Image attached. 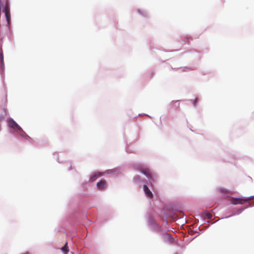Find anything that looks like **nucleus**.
<instances>
[{"mask_svg": "<svg viewBox=\"0 0 254 254\" xmlns=\"http://www.w3.org/2000/svg\"><path fill=\"white\" fill-rule=\"evenodd\" d=\"M253 199L252 197H249L247 198H234L232 197L230 199V202L234 205L237 204H243L246 202H249Z\"/></svg>", "mask_w": 254, "mask_h": 254, "instance_id": "1", "label": "nucleus"}, {"mask_svg": "<svg viewBox=\"0 0 254 254\" xmlns=\"http://www.w3.org/2000/svg\"><path fill=\"white\" fill-rule=\"evenodd\" d=\"M2 8L3 11L5 13V16L6 17L7 21L8 23H9L10 20V9L8 5V0H5V4L4 5L2 4Z\"/></svg>", "mask_w": 254, "mask_h": 254, "instance_id": "2", "label": "nucleus"}, {"mask_svg": "<svg viewBox=\"0 0 254 254\" xmlns=\"http://www.w3.org/2000/svg\"><path fill=\"white\" fill-rule=\"evenodd\" d=\"M8 126L9 127L12 128L16 130L20 131L21 128L12 119H9L7 120Z\"/></svg>", "mask_w": 254, "mask_h": 254, "instance_id": "3", "label": "nucleus"}, {"mask_svg": "<svg viewBox=\"0 0 254 254\" xmlns=\"http://www.w3.org/2000/svg\"><path fill=\"white\" fill-rule=\"evenodd\" d=\"M96 187L100 190H104L107 187V184L105 180H103L98 182L96 184Z\"/></svg>", "mask_w": 254, "mask_h": 254, "instance_id": "4", "label": "nucleus"}, {"mask_svg": "<svg viewBox=\"0 0 254 254\" xmlns=\"http://www.w3.org/2000/svg\"><path fill=\"white\" fill-rule=\"evenodd\" d=\"M143 190L145 193V194L149 198H151L153 196V194L151 191L150 190L149 188L147 187L146 185H144L143 186Z\"/></svg>", "mask_w": 254, "mask_h": 254, "instance_id": "5", "label": "nucleus"}, {"mask_svg": "<svg viewBox=\"0 0 254 254\" xmlns=\"http://www.w3.org/2000/svg\"><path fill=\"white\" fill-rule=\"evenodd\" d=\"M141 172L145 175L149 179H152V175L150 171L147 169H141Z\"/></svg>", "mask_w": 254, "mask_h": 254, "instance_id": "6", "label": "nucleus"}, {"mask_svg": "<svg viewBox=\"0 0 254 254\" xmlns=\"http://www.w3.org/2000/svg\"><path fill=\"white\" fill-rule=\"evenodd\" d=\"M61 250L65 254H67L69 250H68V248L67 246V243H65L64 246L62 248Z\"/></svg>", "mask_w": 254, "mask_h": 254, "instance_id": "7", "label": "nucleus"}, {"mask_svg": "<svg viewBox=\"0 0 254 254\" xmlns=\"http://www.w3.org/2000/svg\"><path fill=\"white\" fill-rule=\"evenodd\" d=\"M0 65L1 68H3L4 66V61H3V55L2 53H1L0 54Z\"/></svg>", "mask_w": 254, "mask_h": 254, "instance_id": "8", "label": "nucleus"}, {"mask_svg": "<svg viewBox=\"0 0 254 254\" xmlns=\"http://www.w3.org/2000/svg\"><path fill=\"white\" fill-rule=\"evenodd\" d=\"M135 181L138 182L140 180V177L138 175H137L134 177V179Z\"/></svg>", "mask_w": 254, "mask_h": 254, "instance_id": "9", "label": "nucleus"}, {"mask_svg": "<svg viewBox=\"0 0 254 254\" xmlns=\"http://www.w3.org/2000/svg\"><path fill=\"white\" fill-rule=\"evenodd\" d=\"M219 190L221 192L226 193L228 192L227 190L224 189H220Z\"/></svg>", "mask_w": 254, "mask_h": 254, "instance_id": "10", "label": "nucleus"}, {"mask_svg": "<svg viewBox=\"0 0 254 254\" xmlns=\"http://www.w3.org/2000/svg\"><path fill=\"white\" fill-rule=\"evenodd\" d=\"M206 216L207 217V218L208 219H211L212 217V215L211 213H208L207 214H206Z\"/></svg>", "mask_w": 254, "mask_h": 254, "instance_id": "11", "label": "nucleus"}, {"mask_svg": "<svg viewBox=\"0 0 254 254\" xmlns=\"http://www.w3.org/2000/svg\"><path fill=\"white\" fill-rule=\"evenodd\" d=\"M96 177H100V176H102V173H99V172H96Z\"/></svg>", "mask_w": 254, "mask_h": 254, "instance_id": "12", "label": "nucleus"}, {"mask_svg": "<svg viewBox=\"0 0 254 254\" xmlns=\"http://www.w3.org/2000/svg\"><path fill=\"white\" fill-rule=\"evenodd\" d=\"M95 176V175H93L92 176V177L91 178V181H92V182L94 181V178Z\"/></svg>", "mask_w": 254, "mask_h": 254, "instance_id": "13", "label": "nucleus"}]
</instances>
